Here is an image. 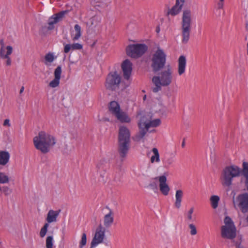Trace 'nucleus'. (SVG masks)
<instances>
[{"mask_svg": "<svg viewBox=\"0 0 248 248\" xmlns=\"http://www.w3.org/2000/svg\"><path fill=\"white\" fill-rule=\"evenodd\" d=\"M130 132L124 126H120L118 136L117 151L121 160L126 157L130 147Z\"/></svg>", "mask_w": 248, "mask_h": 248, "instance_id": "f257e3e1", "label": "nucleus"}, {"mask_svg": "<svg viewBox=\"0 0 248 248\" xmlns=\"http://www.w3.org/2000/svg\"><path fill=\"white\" fill-rule=\"evenodd\" d=\"M56 142V140L54 136L44 131L40 132L38 135L33 138L35 147L43 154L48 153Z\"/></svg>", "mask_w": 248, "mask_h": 248, "instance_id": "f03ea898", "label": "nucleus"}, {"mask_svg": "<svg viewBox=\"0 0 248 248\" xmlns=\"http://www.w3.org/2000/svg\"><path fill=\"white\" fill-rule=\"evenodd\" d=\"M173 79V72L171 68L168 66L167 68L160 72L158 76L152 78V82L155 87L152 88L154 93H157L161 90V87L169 86Z\"/></svg>", "mask_w": 248, "mask_h": 248, "instance_id": "7ed1b4c3", "label": "nucleus"}, {"mask_svg": "<svg viewBox=\"0 0 248 248\" xmlns=\"http://www.w3.org/2000/svg\"><path fill=\"white\" fill-rule=\"evenodd\" d=\"M240 176L243 177L242 168L234 165L226 166L223 170L221 175L222 184L230 187L232 185L233 178Z\"/></svg>", "mask_w": 248, "mask_h": 248, "instance_id": "20e7f679", "label": "nucleus"}, {"mask_svg": "<svg viewBox=\"0 0 248 248\" xmlns=\"http://www.w3.org/2000/svg\"><path fill=\"white\" fill-rule=\"evenodd\" d=\"M192 24V18L191 10L189 9L184 10L181 22L182 43L184 44H187L189 40Z\"/></svg>", "mask_w": 248, "mask_h": 248, "instance_id": "39448f33", "label": "nucleus"}, {"mask_svg": "<svg viewBox=\"0 0 248 248\" xmlns=\"http://www.w3.org/2000/svg\"><path fill=\"white\" fill-rule=\"evenodd\" d=\"M166 57L164 51L160 48L152 55L150 66L154 73H156L163 69L166 63Z\"/></svg>", "mask_w": 248, "mask_h": 248, "instance_id": "423d86ee", "label": "nucleus"}, {"mask_svg": "<svg viewBox=\"0 0 248 248\" xmlns=\"http://www.w3.org/2000/svg\"><path fill=\"white\" fill-rule=\"evenodd\" d=\"M148 50V46L143 44L129 45L126 47V54L133 58H138L142 56Z\"/></svg>", "mask_w": 248, "mask_h": 248, "instance_id": "0eeeda50", "label": "nucleus"}, {"mask_svg": "<svg viewBox=\"0 0 248 248\" xmlns=\"http://www.w3.org/2000/svg\"><path fill=\"white\" fill-rule=\"evenodd\" d=\"M121 81V77L116 71L110 72L106 78L105 87L108 90L116 91L119 89Z\"/></svg>", "mask_w": 248, "mask_h": 248, "instance_id": "6e6552de", "label": "nucleus"}, {"mask_svg": "<svg viewBox=\"0 0 248 248\" xmlns=\"http://www.w3.org/2000/svg\"><path fill=\"white\" fill-rule=\"evenodd\" d=\"M234 207L237 206L241 212L244 214L248 212V193L245 192L239 194L236 201H233Z\"/></svg>", "mask_w": 248, "mask_h": 248, "instance_id": "1a4fd4ad", "label": "nucleus"}, {"mask_svg": "<svg viewBox=\"0 0 248 248\" xmlns=\"http://www.w3.org/2000/svg\"><path fill=\"white\" fill-rule=\"evenodd\" d=\"M105 228L100 224L96 230L94 236L91 242V248H93L102 242L105 237Z\"/></svg>", "mask_w": 248, "mask_h": 248, "instance_id": "9d476101", "label": "nucleus"}, {"mask_svg": "<svg viewBox=\"0 0 248 248\" xmlns=\"http://www.w3.org/2000/svg\"><path fill=\"white\" fill-rule=\"evenodd\" d=\"M221 236L223 238L230 240L233 239L236 236L235 226H222L221 227Z\"/></svg>", "mask_w": 248, "mask_h": 248, "instance_id": "9b49d317", "label": "nucleus"}, {"mask_svg": "<svg viewBox=\"0 0 248 248\" xmlns=\"http://www.w3.org/2000/svg\"><path fill=\"white\" fill-rule=\"evenodd\" d=\"M66 13V11H62L56 14L53 15L52 16L49 17L48 20V30H53L54 28V24H56L61 21L62 19V18L64 17V16Z\"/></svg>", "mask_w": 248, "mask_h": 248, "instance_id": "f8f14e48", "label": "nucleus"}, {"mask_svg": "<svg viewBox=\"0 0 248 248\" xmlns=\"http://www.w3.org/2000/svg\"><path fill=\"white\" fill-rule=\"evenodd\" d=\"M155 179L158 180L159 181V190L161 193L165 196L168 195L170 190V188L167 183L166 176L165 175H161L155 177Z\"/></svg>", "mask_w": 248, "mask_h": 248, "instance_id": "ddd939ff", "label": "nucleus"}, {"mask_svg": "<svg viewBox=\"0 0 248 248\" xmlns=\"http://www.w3.org/2000/svg\"><path fill=\"white\" fill-rule=\"evenodd\" d=\"M132 63L128 59L124 60L122 63L121 67L124 78L126 80H128L130 77L132 69Z\"/></svg>", "mask_w": 248, "mask_h": 248, "instance_id": "4468645a", "label": "nucleus"}, {"mask_svg": "<svg viewBox=\"0 0 248 248\" xmlns=\"http://www.w3.org/2000/svg\"><path fill=\"white\" fill-rule=\"evenodd\" d=\"M185 3V0H176L175 5L168 12L167 15H171L174 16L178 14L181 11Z\"/></svg>", "mask_w": 248, "mask_h": 248, "instance_id": "2eb2a0df", "label": "nucleus"}, {"mask_svg": "<svg viewBox=\"0 0 248 248\" xmlns=\"http://www.w3.org/2000/svg\"><path fill=\"white\" fill-rule=\"evenodd\" d=\"M138 126L139 128V132L133 137V140L135 141H140L147 132L148 130L147 129L142 125V120H140L138 123Z\"/></svg>", "mask_w": 248, "mask_h": 248, "instance_id": "dca6fc26", "label": "nucleus"}, {"mask_svg": "<svg viewBox=\"0 0 248 248\" xmlns=\"http://www.w3.org/2000/svg\"><path fill=\"white\" fill-rule=\"evenodd\" d=\"M186 65V59L185 56L181 55L178 60V73L181 76L185 73Z\"/></svg>", "mask_w": 248, "mask_h": 248, "instance_id": "f3484780", "label": "nucleus"}, {"mask_svg": "<svg viewBox=\"0 0 248 248\" xmlns=\"http://www.w3.org/2000/svg\"><path fill=\"white\" fill-rule=\"evenodd\" d=\"M175 200L174 203V207L179 209L182 205V202L184 197V192L181 189H178L176 191Z\"/></svg>", "mask_w": 248, "mask_h": 248, "instance_id": "a211bd4d", "label": "nucleus"}, {"mask_svg": "<svg viewBox=\"0 0 248 248\" xmlns=\"http://www.w3.org/2000/svg\"><path fill=\"white\" fill-rule=\"evenodd\" d=\"M61 211V209L57 211H54L50 210L47 213L46 220L48 223L56 222L57 221V218L59 215Z\"/></svg>", "mask_w": 248, "mask_h": 248, "instance_id": "6ab92c4d", "label": "nucleus"}, {"mask_svg": "<svg viewBox=\"0 0 248 248\" xmlns=\"http://www.w3.org/2000/svg\"><path fill=\"white\" fill-rule=\"evenodd\" d=\"M140 120H142L143 126H144L148 131L150 127H156L159 126L161 124V121L159 119H155L153 121H150L148 123H146L144 122L143 118Z\"/></svg>", "mask_w": 248, "mask_h": 248, "instance_id": "aec40b11", "label": "nucleus"}, {"mask_svg": "<svg viewBox=\"0 0 248 248\" xmlns=\"http://www.w3.org/2000/svg\"><path fill=\"white\" fill-rule=\"evenodd\" d=\"M108 108L111 113L115 116L121 110L119 104L116 101H113L109 103Z\"/></svg>", "mask_w": 248, "mask_h": 248, "instance_id": "412c9836", "label": "nucleus"}, {"mask_svg": "<svg viewBox=\"0 0 248 248\" xmlns=\"http://www.w3.org/2000/svg\"><path fill=\"white\" fill-rule=\"evenodd\" d=\"M6 49L7 50L6 54H5L4 52L0 54V56L1 58L7 59L6 62V65L9 66L11 64V60L9 56L11 55L13 52V47L11 46H8L6 47Z\"/></svg>", "mask_w": 248, "mask_h": 248, "instance_id": "4be33fe9", "label": "nucleus"}, {"mask_svg": "<svg viewBox=\"0 0 248 248\" xmlns=\"http://www.w3.org/2000/svg\"><path fill=\"white\" fill-rule=\"evenodd\" d=\"M115 117L121 123H129L131 122L130 118L124 112L121 110L116 116Z\"/></svg>", "mask_w": 248, "mask_h": 248, "instance_id": "5701e85b", "label": "nucleus"}, {"mask_svg": "<svg viewBox=\"0 0 248 248\" xmlns=\"http://www.w3.org/2000/svg\"><path fill=\"white\" fill-rule=\"evenodd\" d=\"M10 155L7 151L0 152V165L5 166L9 161Z\"/></svg>", "mask_w": 248, "mask_h": 248, "instance_id": "b1692460", "label": "nucleus"}, {"mask_svg": "<svg viewBox=\"0 0 248 248\" xmlns=\"http://www.w3.org/2000/svg\"><path fill=\"white\" fill-rule=\"evenodd\" d=\"M114 221L113 213L110 211L108 214L106 215L104 217V225L106 228H109Z\"/></svg>", "mask_w": 248, "mask_h": 248, "instance_id": "393cba45", "label": "nucleus"}, {"mask_svg": "<svg viewBox=\"0 0 248 248\" xmlns=\"http://www.w3.org/2000/svg\"><path fill=\"white\" fill-rule=\"evenodd\" d=\"M243 177L244 179V184L248 182V162L244 161L242 163Z\"/></svg>", "mask_w": 248, "mask_h": 248, "instance_id": "a878e982", "label": "nucleus"}, {"mask_svg": "<svg viewBox=\"0 0 248 248\" xmlns=\"http://www.w3.org/2000/svg\"><path fill=\"white\" fill-rule=\"evenodd\" d=\"M152 152L154 153V155L151 158V163H154L155 161L159 162L160 161L159 154L157 149L156 148H153Z\"/></svg>", "mask_w": 248, "mask_h": 248, "instance_id": "bb28decb", "label": "nucleus"}, {"mask_svg": "<svg viewBox=\"0 0 248 248\" xmlns=\"http://www.w3.org/2000/svg\"><path fill=\"white\" fill-rule=\"evenodd\" d=\"M76 34L73 38V41L78 40L81 36V27L78 24H76L74 26Z\"/></svg>", "mask_w": 248, "mask_h": 248, "instance_id": "cd10ccee", "label": "nucleus"}, {"mask_svg": "<svg viewBox=\"0 0 248 248\" xmlns=\"http://www.w3.org/2000/svg\"><path fill=\"white\" fill-rule=\"evenodd\" d=\"M219 201V197L218 196L214 195L211 197L210 201L211 205L214 209H216L217 207Z\"/></svg>", "mask_w": 248, "mask_h": 248, "instance_id": "c85d7f7f", "label": "nucleus"}, {"mask_svg": "<svg viewBox=\"0 0 248 248\" xmlns=\"http://www.w3.org/2000/svg\"><path fill=\"white\" fill-rule=\"evenodd\" d=\"M56 58L53 55L52 53L49 52L46 54L45 56V63L46 65L48 64V63H51L53 62V61Z\"/></svg>", "mask_w": 248, "mask_h": 248, "instance_id": "c756f323", "label": "nucleus"}, {"mask_svg": "<svg viewBox=\"0 0 248 248\" xmlns=\"http://www.w3.org/2000/svg\"><path fill=\"white\" fill-rule=\"evenodd\" d=\"M188 228L189 230V234L192 235L194 236L197 234L198 231L197 230L196 226L195 224L193 223H189L188 225Z\"/></svg>", "mask_w": 248, "mask_h": 248, "instance_id": "7c9ffc66", "label": "nucleus"}, {"mask_svg": "<svg viewBox=\"0 0 248 248\" xmlns=\"http://www.w3.org/2000/svg\"><path fill=\"white\" fill-rule=\"evenodd\" d=\"M194 207H191L186 213L185 214L186 220L187 221H191L193 219L192 215L194 212Z\"/></svg>", "mask_w": 248, "mask_h": 248, "instance_id": "2f4dec72", "label": "nucleus"}, {"mask_svg": "<svg viewBox=\"0 0 248 248\" xmlns=\"http://www.w3.org/2000/svg\"><path fill=\"white\" fill-rule=\"evenodd\" d=\"M48 226L49 224L48 223H46L43 227L41 229L40 232V236L41 238H43L46 235Z\"/></svg>", "mask_w": 248, "mask_h": 248, "instance_id": "473e14b6", "label": "nucleus"}, {"mask_svg": "<svg viewBox=\"0 0 248 248\" xmlns=\"http://www.w3.org/2000/svg\"><path fill=\"white\" fill-rule=\"evenodd\" d=\"M9 182V179L4 173L0 172V184L8 183Z\"/></svg>", "mask_w": 248, "mask_h": 248, "instance_id": "72a5a7b5", "label": "nucleus"}, {"mask_svg": "<svg viewBox=\"0 0 248 248\" xmlns=\"http://www.w3.org/2000/svg\"><path fill=\"white\" fill-rule=\"evenodd\" d=\"M46 248H53V237L49 236L46 239Z\"/></svg>", "mask_w": 248, "mask_h": 248, "instance_id": "f704fd0d", "label": "nucleus"}, {"mask_svg": "<svg viewBox=\"0 0 248 248\" xmlns=\"http://www.w3.org/2000/svg\"><path fill=\"white\" fill-rule=\"evenodd\" d=\"M62 74V67L60 65L57 66L54 71V77L57 78H61Z\"/></svg>", "mask_w": 248, "mask_h": 248, "instance_id": "c9c22d12", "label": "nucleus"}, {"mask_svg": "<svg viewBox=\"0 0 248 248\" xmlns=\"http://www.w3.org/2000/svg\"><path fill=\"white\" fill-rule=\"evenodd\" d=\"M60 79L59 78H54V79H53L49 83V86L52 88H55L59 86L60 83Z\"/></svg>", "mask_w": 248, "mask_h": 248, "instance_id": "e433bc0d", "label": "nucleus"}, {"mask_svg": "<svg viewBox=\"0 0 248 248\" xmlns=\"http://www.w3.org/2000/svg\"><path fill=\"white\" fill-rule=\"evenodd\" d=\"M5 196H8L12 193V190L8 186H2L0 189Z\"/></svg>", "mask_w": 248, "mask_h": 248, "instance_id": "4c0bfd02", "label": "nucleus"}, {"mask_svg": "<svg viewBox=\"0 0 248 248\" xmlns=\"http://www.w3.org/2000/svg\"><path fill=\"white\" fill-rule=\"evenodd\" d=\"M86 234L85 233H83L82 234L81 240L80 242L79 247L80 248H82V247L85 246L86 244Z\"/></svg>", "mask_w": 248, "mask_h": 248, "instance_id": "58836bf2", "label": "nucleus"}, {"mask_svg": "<svg viewBox=\"0 0 248 248\" xmlns=\"http://www.w3.org/2000/svg\"><path fill=\"white\" fill-rule=\"evenodd\" d=\"M224 221L225 224L224 226H232V225H234L232 219L228 216L225 217Z\"/></svg>", "mask_w": 248, "mask_h": 248, "instance_id": "ea45409f", "label": "nucleus"}, {"mask_svg": "<svg viewBox=\"0 0 248 248\" xmlns=\"http://www.w3.org/2000/svg\"><path fill=\"white\" fill-rule=\"evenodd\" d=\"M71 46L72 50H80L82 48V45L79 43H74Z\"/></svg>", "mask_w": 248, "mask_h": 248, "instance_id": "a19ab883", "label": "nucleus"}, {"mask_svg": "<svg viewBox=\"0 0 248 248\" xmlns=\"http://www.w3.org/2000/svg\"><path fill=\"white\" fill-rule=\"evenodd\" d=\"M0 45L1 46L0 49V54H2L5 52L4 49V43L3 39H1L0 40Z\"/></svg>", "mask_w": 248, "mask_h": 248, "instance_id": "79ce46f5", "label": "nucleus"}, {"mask_svg": "<svg viewBox=\"0 0 248 248\" xmlns=\"http://www.w3.org/2000/svg\"><path fill=\"white\" fill-rule=\"evenodd\" d=\"M72 49V46L70 44H66L64 46V52L65 53H68L70 50Z\"/></svg>", "mask_w": 248, "mask_h": 248, "instance_id": "37998d69", "label": "nucleus"}, {"mask_svg": "<svg viewBox=\"0 0 248 248\" xmlns=\"http://www.w3.org/2000/svg\"><path fill=\"white\" fill-rule=\"evenodd\" d=\"M104 163H106V161L104 160H100V161L99 162V163H98V164L97 165V167L98 168V169H104V167L103 166V165Z\"/></svg>", "mask_w": 248, "mask_h": 248, "instance_id": "c03bdc74", "label": "nucleus"}, {"mask_svg": "<svg viewBox=\"0 0 248 248\" xmlns=\"http://www.w3.org/2000/svg\"><path fill=\"white\" fill-rule=\"evenodd\" d=\"M3 125V126H8V127L11 126V124L10 123V120L8 119H5L4 121Z\"/></svg>", "mask_w": 248, "mask_h": 248, "instance_id": "a18cd8bd", "label": "nucleus"}, {"mask_svg": "<svg viewBox=\"0 0 248 248\" xmlns=\"http://www.w3.org/2000/svg\"><path fill=\"white\" fill-rule=\"evenodd\" d=\"M223 1H220L217 4V6H218V9H222L223 8Z\"/></svg>", "mask_w": 248, "mask_h": 248, "instance_id": "49530a36", "label": "nucleus"}, {"mask_svg": "<svg viewBox=\"0 0 248 248\" xmlns=\"http://www.w3.org/2000/svg\"><path fill=\"white\" fill-rule=\"evenodd\" d=\"M149 186L152 187L153 188H155V189H157V186H156L155 183H151L149 184Z\"/></svg>", "mask_w": 248, "mask_h": 248, "instance_id": "de8ad7c7", "label": "nucleus"}, {"mask_svg": "<svg viewBox=\"0 0 248 248\" xmlns=\"http://www.w3.org/2000/svg\"><path fill=\"white\" fill-rule=\"evenodd\" d=\"M235 245L236 248H238L242 246L241 245V242H237V241L235 242Z\"/></svg>", "mask_w": 248, "mask_h": 248, "instance_id": "09e8293b", "label": "nucleus"}, {"mask_svg": "<svg viewBox=\"0 0 248 248\" xmlns=\"http://www.w3.org/2000/svg\"><path fill=\"white\" fill-rule=\"evenodd\" d=\"M24 90V87H23V86H22V87L21 88L20 90L19 93H20V94H21V93H22L23 92Z\"/></svg>", "mask_w": 248, "mask_h": 248, "instance_id": "8fccbe9b", "label": "nucleus"}, {"mask_svg": "<svg viewBox=\"0 0 248 248\" xmlns=\"http://www.w3.org/2000/svg\"><path fill=\"white\" fill-rule=\"evenodd\" d=\"M185 146V139H184L183 141L182 142V147H184Z\"/></svg>", "mask_w": 248, "mask_h": 248, "instance_id": "3c124183", "label": "nucleus"}, {"mask_svg": "<svg viewBox=\"0 0 248 248\" xmlns=\"http://www.w3.org/2000/svg\"><path fill=\"white\" fill-rule=\"evenodd\" d=\"M245 186L248 191V182L245 184Z\"/></svg>", "mask_w": 248, "mask_h": 248, "instance_id": "603ef678", "label": "nucleus"}, {"mask_svg": "<svg viewBox=\"0 0 248 248\" xmlns=\"http://www.w3.org/2000/svg\"><path fill=\"white\" fill-rule=\"evenodd\" d=\"M160 31V28H159V27H157L156 28V32L158 33Z\"/></svg>", "mask_w": 248, "mask_h": 248, "instance_id": "864d4df0", "label": "nucleus"}, {"mask_svg": "<svg viewBox=\"0 0 248 248\" xmlns=\"http://www.w3.org/2000/svg\"><path fill=\"white\" fill-rule=\"evenodd\" d=\"M104 121H109V119L108 118H104Z\"/></svg>", "mask_w": 248, "mask_h": 248, "instance_id": "5fc2aeb1", "label": "nucleus"}, {"mask_svg": "<svg viewBox=\"0 0 248 248\" xmlns=\"http://www.w3.org/2000/svg\"><path fill=\"white\" fill-rule=\"evenodd\" d=\"M246 28L247 30L248 29V23L246 25Z\"/></svg>", "mask_w": 248, "mask_h": 248, "instance_id": "6e6d98bb", "label": "nucleus"}, {"mask_svg": "<svg viewBox=\"0 0 248 248\" xmlns=\"http://www.w3.org/2000/svg\"><path fill=\"white\" fill-rule=\"evenodd\" d=\"M146 98V95H145L144 97H143V99L145 100Z\"/></svg>", "mask_w": 248, "mask_h": 248, "instance_id": "4d7b16f0", "label": "nucleus"}, {"mask_svg": "<svg viewBox=\"0 0 248 248\" xmlns=\"http://www.w3.org/2000/svg\"><path fill=\"white\" fill-rule=\"evenodd\" d=\"M247 49H248V43L247 44Z\"/></svg>", "mask_w": 248, "mask_h": 248, "instance_id": "13d9d810", "label": "nucleus"}, {"mask_svg": "<svg viewBox=\"0 0 248 248\" xmlns=\"http://www.w3.org/2000/svg\"><path fill=\"white\" fill-rule=\"evenodd\" d=\"M220 1H223L224 0H220Z\"/></svg>", "mask_w": 248, "mask_h": 248, "instance_id": "bf43d9fd", "label": "nucleus"}, {"mask_svg": "<svg viewBox=\"0 0 248 248\" xmlns=\"http://www.w3.org/2000/svg\"><path fill=\"white\" fill-rule=\"evenodd\" d=\"M247 53L248 54V49H247Z\"/></svg>", "mask_w": 248, "mask_h": 248, "instance_id": "052dcab7", "label": "nucleus"}]
</instances>
